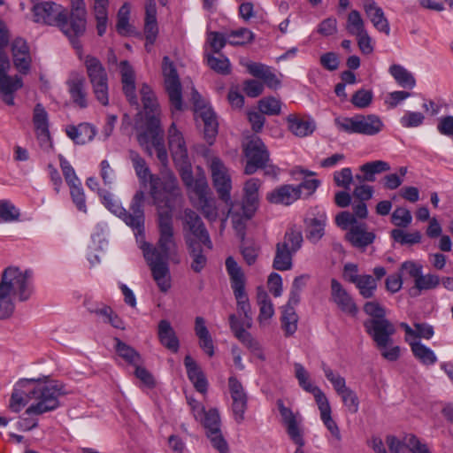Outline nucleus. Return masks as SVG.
Segmentation results:
<instances>
[{
  "mask_svg": "<svg viewBox=\"0 0 453 453\" xmlns=\"http://www.w3.org/2000/svg\"><path fill=\"white\" fill-rule=\"evenodd\" d=\"M180 199L181 196L173 202L172 206L168 207L163 203L161 208L157 207L159 232L157 247H152L146 242L144 236H139V242H137L151 270L153 279L162 292H167L171 288L168 259L172 258L175 263H179V258H174L178 255V247L174 238L172 211Z\"/></svg>",
  "mask_w": 453,
  "mask_h": 453,
  "instance_id": "1",
  "label": "nucleus"
},
{
  "mask_svg": "<svg viewBox=\"0 0 453 453\" xmlns=\"http://www.w3.org/2000/svg\"><path fill=\"white\" fill-rule=\"evenodd\" d=\"M226 269L229 275L237 309L243 315V319L240 320L235 314H231L229 316L230 328L242 344L250 343L252 335L245 329V327L252 326L251 307L245 290V276L233 257H228L226 259Z\"/></svg>",
  "mask_w": 453,
  "mask_h": 453,
  "instance_id": "2",
  "label": "nucleus"
},
{
  "mask_svg": "<svg viewBox=\"0 0 453 453\" xmlns=\"http://www.w3.org/2000/svg\"><path fill=\"white\" fill-rule=\"evenodd\" d=\"M128 158L140 181L146 183L150 180V194L157 207L161 208L163 203L168 207L172 206L173 202L180 198V189L173 173H167L162 177L152 175L145 159L134 150L128 151Z\"/></svg>",
  "mask_w": 453,
  "mask_h": 453,
  "instance_id": "3",
  "label": "nucleus"
},
{
  "mask_svg": "<svg viewBox=\"0 0 453 453\" xmlns=\"http://www.w3.org/2000/svg\"><path fill=\"white\" fill-rule=\"evenodd\" d=\"M34 21L44 25L56 26L68 37L75 49H81L79 38L85 31L78 32L73 27V14L67 17L66 10L60 4L47 1L38 3L33 9Z\"/></svg>",
  "mask_w": 453,
  "mask_h": 453,
  "instance_id": "4",
  "label": "nucleus"
},
{
  "mask_svg": "<svg viewBox=\"0 0 453 453\" xmlns=\"http://www.w3.org/2000/svg\"><path fill=\"white\" fill-rule=\"evenodd\" d=\"M103 203L113 214L122 219V220L134 232L136 241L139 242V236L143 237L144 211L143 203L145 194L142 190L135 192L132 198L129 211L119 204L110 192H104L101 195Z\"/></svg>",
  "mask_w": 453,
  "mask_h": 453,
  "instance_id": "5",
  "label": "nucleus"
},
{
  "mask_svg": "<svg viewBox=\"0 0 453 453\" xmlns=\"http://www.w3.org/2000/svg\"><path fill=\"white\" fill-rule=\"evenodd\" d=\"M30 380L31 404L26 410L27 415H42L59 406V397L65 394L63 387L57 382H42Z\"/></svg>",
  "mask_w": 453,
  "mask_h": 453,
  "instance_id": "6",
  "label": "nucleus"
},
{
  "mask_svg": "<svg viewBox=\"0 0 453 453\" xmlns=\"http://www.w3.org/2000/svg\"><path fill=\"white\" fill-rule=\"evenodd\" d=\"M0 288L21 302L27 301L33 293L32 272L9 266L2 273Z\"/></svg>",
  "mask_w": 453,
  "mask_h": 453,
  "instance_id": "7",
  "label": "nucleus"
},
{
  "mask_svg": "<svg viewBox=\"0 0 453 453\" xmlns=\"http://www.w3.org/2000/svg\"><path fill=\"white\" fill-rule=\"evenodd\" d=\"M301 231L290 228L282 239L275 245V255L273 267L277 271H288L293 266V257L301 249L303 244Z\"/></svg>",
  "mask_w": 453,
  "mask_h": 453,
  "instance_id": "8",
  "label": "nucleus"
},
{
  "mask_svg": "<svg viewBox=\"0 0 453 453\" xmlns=\"http://www.w3.org/2000/svg\"><path fill=\"white\" fill-rule=\"evenodd\" d=\"M84 65L96 99L102 105H108V74L104 65L97 58L88 55L84 58Z\"/></svg>",
  "mask_w": 453,
  "mask_h": 453,
  "instance_id": "9",
  "label": "nucleus"
},
{
  "mask_svg": "<svg viewBox=\"0 0 453 453\" xmlns=\"http://www.w3.org/2000/svg\"><path fill=\"white\" fill-rule=\"evenodd\" d=\"M208 167L211 173L212 185L219 198L226 205L232 206V178L229 169L218 157H211L208 159Z\"/></svg>",
  "mask_w": 453,
  "mask_h": 453,
  "instance_id": "10",
  "label": "nucleus"
},
{
  "mask_svg": "<svg viewBox=\"0 0 453 453\" xmlns=\"http://www.w3.org/2000/svg\"><path fill=\"white\" fill-rule=\"evenodd\" d=\"M165 88L173 111H182L181 84L173 62L165 56L162 61Z\"/></svg>",
  "mask_w": 453,
  "mask_h": 453,
  "instance_id": "11",
  "label": "nucleus"
},
{
  "mask_svg": "<svg viewBox=\"0 0 453 453\" xmlns=\"http://www.w3.org/2000/svg\"><path fill=\"white\" fill-rule=\"evenodd\" d=\"M191 99L194 104L195 114L196 119H201L203 124L204 138L211 144L218 134V121L210 106L206 105L205 101L202 98L201 95L193 89Z\"/></svg>",
  "mask_w": 453,
  "mask_h": 453,
  "instance_id": "12",
  "label": "nucleus"
},
{
  "mask_svg": "<svg viewBox=\"0 0 453 453\" xmlns=\"http://www.w3.org/2000/svg\"><path fill=\"white\" fill-rule=\"evenodd\" d=\"M191 99L194 104L195 114L196 119H201L203 124L204 138L211 144L218 134V121L210 106L206 105L205 101L202 98L201 95L193 89Z\"/></svg>",
  "mask_w": 453,
  "mask_h": 453,
  "instance_id": "13",
  "label": "nucleus"
},
{
  "mask_svg": "<svg viewBox=\"0 0 453 453\" xmlns=\"http://www.w3.org/2000/svg\"><path fill=\"white\" fill-rule=\"evenodd\" d=\"M182 221L186 242L187 237H189L193 242L203 243L209 250L212 249V242L209 233L196 212L190 209H186L183 213Z\"/></svg>",
  "mask_w": 453,
  "mask_h": 453,
  "instance_id": "14",
  "label": "nucleus"
},
{
  "mask_svg": "<svg viewBox=\"0 0 453 453\" xmlns=\"http://www.w3.org/2000/svg\"><path fill=\"white\" fill-rule=\"evenodd\" d=\"M322 370L326 378L332 383L335 392L342 397V403L349 411L357 413L359 409V400L355 391L346 386L345 379L324 363L322 364Z\"/></svg>",
  "mask_w": 453,
  "mask_h": 453,
  "instance_id": "15",
  "label": "nucleus"
},
{
  "mask_svg": "<svg viewBox=\"0 0 453 453\" xmlns=\"http://www.w3.org/2000/svg\"><path fill=\"white\" fill-rule=\"evenodd\" d=\"M244 154L247 158L244 173L248 175L253 174L259 168H264L269 160V151L258 137L252 138L245 145Z\"/></svg>",
  "mask_w": 453,
  "mask_h": 453,
  "instance_id": "16",
  "label": "nucleus"
},
{
  "mask_svg": "<svg viewBox=\"0 0 453 453\" xmlns=\"http://www.w3.org/2000/svg\"><path fill=\"white\" fill-rule=\"evenodd\" d=\"M199 420L203 423L207 437L210 439L213 448L220 453H226L228 449V445L220 431L219 411L216 409H211L208 411H204L203 418Z\"/></svg>",
  "mask_w": 453,
  "mask_h": 453,
  "instance_id": "17",
  "label": "nucleus"
},
{
  "mask_svg": "<svg viewBox=\"0 0 453 453\" xmlns=\"http://www.w3.org/2000/svg\"><path fill=\"white\" fill-rule=\"evenodd\" d=\"M367 334L372 338L378 349H385L392 343L395 326L388 319H367L364 323Z\"/></svg>",
  "mask_w": 453,
  "mask_h": 453,
  "instance_id": "18",
  "label": "nucleus"
},
{
  "mask_svg": "<svg viewBox=\"0 0 453 453\" xmlns=\"http://www.w3.org/2000/svg\"><path fill=\"white\" fill-rule=\"evenodd\" d=\"M229 393L232 399V411L237 423L244 419V413L247 410L248 397L242 383L235 378L228 379Z\"/></svg>",
  "mask_w": 453,
  "mask_h": 453,
  "instance_id": "19",
  "label": "nucleus"
},
{
  "mask_svg": "<svg viewBox=\"0 0 453 453\" xmlns=\"http://www.w3.org/2000/svg\"><path fill=\"white\" fill-rule=\"evenodd\" d=\"M137 140L139 144L151 156L157 140L158 142L164 141V131L160 127V120L157 116L150 117L147 129L138 134Z\"/></svg>",
  "mask_w": 453,
  "mask_h": 453,
  "instance_id": "20",
  "label": "nucleus"
},
{
  "mask_svg": "<svg viewBox=\"0 0 453 453\" xmlns=\"http://www.w3.org/2000/svg\"><path fill=\"white\" fill-rule=\"evenodd\" d=\"M66 84L73 102L80 108L88 107V93L84 76L73 72L70 74Z\"/></svg>",
  "mask_w": 453,
  "mask_h": 453,
  "instance_id": "21",
  "label": "nucleus"
},
{
  "mask_svg": "<svg viewBox=\"0 0 453 453\" xmlns=\"http://www.w3.org/2000/svg\"><path fill=\"white\" fill-rule=\"evenodd\" d=\"M261 183L259 179L251 178L244 184L242 210L246 219H250L258 206Z\"/></svg>",
  "mask_w": 453,
  "mask_h": 453,
  "instance_id": "22",
  "label": "nucleus"
},
{
  "mask_svg": "<svg viewBox=\"0 0 453 453\" xmlns=\"http://www.w3.org/2000/svg\"><path fill=\"white\" fill-rule=\"evenodd\" d=\"M33 124L41 146L50 145L49 115L42 104H37L34 108Z\"/></svg>",
  "mask_w": 453,
  "mask_h": 453,
  "instance_id": "23",
  "label": "nucleus"
},
{
  "mask_svg": "<svg viewBox=\"0 0 453 453\" xmlns=\"http://www.w3.org/2000/svg\"><path fill=\"white\" fill-rule=\"evenodd\" d=\"M167 140L173 161H183L188 157L185 138L174 122L168 128Z\"/></svg>",
  "mask_w": 453,
  "mask_h": 453,
  "instance_id": "24",
  "label": "nucleus"
},
{
  "mask_svg": "<svg viewBox=\"0 0 453 453\" xmlns=\"http://www.w3.org/2000/svg\"><path fill=\"white\" fill-rule=\"evenodd\" d=\"M331 296L333 301L343 311L351 315H356L357 307L342 285L335 279L331 280Z\"/></svg>",
  "mask_w": 453,
  "mask_h": 453,
  "instance_id": "25",
  "label": "nucleus"
},
{
  "mask_svg": "<svg viewBox=\"0 0 453 453\" xmlns=\"http://www.w3.org/2000/svg\"><path fill=\"white\" fill-rule=\"evenodd\" d=\"M277 405L283 423L287 426L288 434L297 446L303 447L304 440L293 411L286 407L280 399L277 401Z\"/></svg>",
  "mask_w": 453,
  "mask_h": 453,
  "instance_id": "26",
  "label": "nucleus"
},
{
  "mask_svg": "<svg viewBox=\"0 0 453 453\" xmlns=\"http://www.w3.org/2000/svg\"><path fill=\"white\" fill-rule=\"evenodd\" d=\"M30 380H19L12 393L9 407L14 412H19L23 407L31 402Z\"/></svg>",
  "mask_w": 453,
  "mask_h": 453,
  "instance_id": "27",
  "label": "nucleus"
},
{
  "mask_svg": "<svg viewBox=\"0 0 453 453\" xmlns=\"http://www.w3.org/2000/svg\"><path fill=\"white\" fill-rule=\"evenodd\" d=\"M345 239L356 248H365L373 242L375 234L367 230L365 223L354 225L345 234Z\"/></svg>",
  "mask_w": 453,
  "mask_h": 453,
  "instance_id": "28",
  "label": "nucleus"
},
{
  "mask_svg": "<svg viewBox=\"0 0 453 453\" xmlns=\"http://www.w3.org/2000/svg\"><path fill=\"white\" fill-rule=\"evenodd\" d=\"M120 73L123 91L129 103L138 109L139 102L135 95L134 72L129 63L126 60L120 63Z\"/></svg>",
  "mask_w": 453,
  "mask_h": 453,
  "instance_id": "29",
  "label": "nucleus"
},
{
  "mask_svg": "<svg viewBox=\"0 0 453 453\" xmlns=\"http://www.w3.org/2000/svg\"><path fill=\"white\" fill-rule=\"evenodd\" d=\"M65 133L74 143L83 145L94 139L96 128L89 123H81L77 126H67Z\"/></svg>",
  "mask_w": 453,
  "mask_h": 453,
  "instance_id": "30",
  "label": "nucleus"
},
{
  "mask_svg": "<svg viewBox=\"0 0 453 453\" xmlns=\"http://www.w3.org/2000/svg\"><path fill=\"white\" fill-rule=\"evenodd\" d=\"M300 197V188L293 185H282L267 194L269 202L289 205Z\"/></svg>",
  "mask_w": 453,
  "mask_h": 453,
  "instance_id": "31",
  "label": "nucleus"
},
{
  "mask_svg": "<svg viewBox=\"0 0 453 453\" xmlns=\"http://www.w3.org/2000/svg\"><path fill=\"white\" fill-rule=\"evenodd\" d=\"M12 50L13 62L16 68L20 73H27L29 70L31 63L29 50L27 42L21 38L14 40L12 42Z\"/></svg>",
  "mask_w": 453,
  "mask_h": 453,
  "instance_id": "32",
  "label": "nucleus"
},
{
  "mask_svg": "<svg viewBox=\"0 0 453 453\" xmlns=\"http://www.w3.org/2000/svg\"><path fill=\"white\" fill-rule=\"evenodd\" d=\"M363 7L374 27L388 35L390 30L389 25L382 9L373 0H364Z\"/></svg>",
  "mask_w": 453,
  "mask_h": 453,
  "instance_id": "33",
  "label": "nucleus"
},
{
  "mask_svg": "<svg viewBox=\"0 0 453 453\" xmlns=\"http://www.w3.org/2000/svg\"><path fill=\"white\" fill-rule=\"evenodd\" d=\"M326 222V216L324 212L318 217H306L304 224L307 240L317 243L325 234Z\"/></svg>",
  "mask_w": 453,
  "mask_h": 453,
  "instance_id": "34",
  "label": "nucleus"
},
{
  "mask_svg": "<svg viewBox=\"0 0 453 453\" xmlns=\"http://www.w3.org/2000/svg\"><path fill=\"white\" fill-rule=\"evenodd\" d=\"M287 121L289 130L298 137L308 136L311 134L316 128V123L311 117L289 115Z\"/></svg>",
  "mask_w": 453,
  "mask_h": 453,
  "instance_id": "35",
  "label": "nucleus"
},
{
  "mask_svg": "<svg viewBox=\"0 0 453 453\" xmlns=\"http://www.w3.org/2000/svg\"><path fill=\"white\" fill-rule=\"evenodd\" d=\"M157 335L160 343L173 353L178 352L180 348L179 339L171 326L170 322L162 319L158 323Z\"/></svg>",
  "mask_w": 453,
  "mask_h": 453,
  "instance_id": "36",
  "label": "nucleus"
},
{
  "mask_svg": "<svg viewBox=\"0 0 453 453\" xmlns=\"http://www.w3.org/2000/svg\"><path fill=\"white\" fill-rule=\"evenodd\" d=\"M184 365L188 377L196 389L200 393H205L208 386L207 380L196 362L188 355L184 358Z\"/></svg>",
  "mask_w": 453,
  "mask_h": 453,
  "instance_id": "37",
  "label": "nucleus"
},
{
  "mask_svg": "<svg viewBox=\"0 0 453 453\" xmlns=\"http://www.w3.org/2000/svg\"><path fill=\"white\" fill-rule=\"evenodd\" d=\"M295 376L298 380L299 386L306 392L313 395L315 401H319L326 396L322 390L315 386L310 380V373L300 363L294 364Z\"/></svg>",
  "mask_w": 453,
  "mask_h": 453,
  "instance_id": "38",
  "label": "nucleus"
},
{
  "mask_svg": "<svg viewBox=\"0 0 453 453\" xmlns=\"http://www.w3.org/2000/svg\"><path fill=\"white\" fill-rule=\"evenodd\" d=\"M316 403L319 410L320 418L323 424L336 441H341L342 435L340 433V429L336 422L333 419L331 416L332 410L328 399L326 398V396H325L324 398L317 401Z\"/></svg>",
  "mask_w": 453,
  "mask_h": 453,
  "instance_id": "39",
  "label": "nucleus"
},
{
  "mask_svg": "<svg viewBox=\"0 0 453 453\" xmlns=\"http://www.w3.org/2000/svg\"><path fill=\"white\" fill-rule=\"evenodd\" d=\"M248 70L253 76L263 80L265 84L272 89H277L280 86V81L273 73L271 67L264 64L252 63L248 65Z\"/></svg>",
  "mask_w": 453,
  "mask_h": 453,
  "instance_id": "40",
  "label": "nucleus"
},
{
  "mask_svg": "<svg viewBox=\"0 0 453 453\" xmlns=\"http://www.w3.org/2000/svg\"><path fill=\"white\" fill-rule=\"evenodd\" d=\"M384 127L381 119L375 114H358V134L373 136Z\"/></svg>",
  "mask_w": 453,
  "mask_h": 453,
  "instance_id": "41",
  "label": "nucleus"
},
{
  "mask_svg": "<svg viewBox=\"0 0 453 453\" xmlns=\"http://www.w3.org/2000/svg\"><path fill=\"white\" fill-rule=\"evenodd\" d=\"M257 301L259 306L257 320L260 326H265L269 324V320L274 315L273 304L268 294L262 288H257Z\"/></svg>",
  "mask_w": 453,
  "mask_h": 453,
  "instance_id": "42",
  "label": "nucleus"
},
{
  "mask_svg": "<svg viewBox=\"0 0 453 453\" xmlns=\"http://www.w3.org/2000/svg\"><path fill=\"white\" fill-rule=\"evenodd\" d=\"M390 170V165L383 160H375L367 162L360 166V171L364 175H356V179L362 181L372 182L375 180V174H379Z\"/></svg>",
  "mask_w": 453,
  "mask_h": 453,
  "instance_id": "43",
  "label": "nucleus"
},
{
  "mask_svg": "<svg viewBox=\"0 0 453 453\" xmlns=\"http://www.w3.org/2000/svg\"><path fill=\"white\" fill-rule=\"evenodd\" d=\"M202 245L203 243L193 242L189 237H187V246L192 258L190 266L196 273H200L207 264V258L203 254Z\"/></svg>",
  "mask_w": 453,
  "mask_h": 453,
  "instance_id": "44",
  "label": "nucleus"
},
{
  "mask_svg": "<svg viewBox=\"0 0 453 453\" xmlns=\"http://www.w3.org/2000/svg\"><path fill=\"white\" fill-rule=\"evenodd\" d=\"M22 85L21 78L17 75L14 78L2 79L0 81V91L3 94V101L8 105H13V93L19 89Z\"/></svg>",
  "mask_w": 453,
  "mask_h": 453,
  "instance_id": "45",
  "label": "nucleus"
},
{
  "mask_svg": "<svg viewBox=\"0 0 453 453\" xmlns=\"http://www.w3.org/2000/svg\"><path fill=\"white\" fill-rule=\"evenodd\" d=\"M414 357L425 365H433L437 362L434 352L419 341L410 342Z\"/></svg>",
  "mask_w": 453,
  "mask_h": 453,
  "instance_id": "46",
  "label": "nucleus"
},
{
  "mask_svg": "<svg viewBox=\"0 0 453 453\" xmlns=\"http://www.w3.org/2000/svg\"><path fill=\"white\" fill-rule=\"evenodd\" d=\"M389 73L397 84L403 88H413L416 80L411 73L400 65H393L389 67Z\"/></svg>",
  "mask_w": 453,
  "mask_h": 453,
  "instance_id": "47",
  "label": "nucleus"
},
{
  "mask_svg": "<svg viewBox=\"0 0 453 453\" xmlns=\"http://www.w3.org/2000/svg\"><path fill=\"white\" fill-rule=\"evenodd\" d=\"M298 316L292 306L282 308L281 326L286 336L293 335L297 330Z\"/></svg>",
  "mask_w": 453,
  "mask_h": 453,
  "instance_id": "48",
  "label": "nucleus"
},
{
  "mask_svg": "<svg viewBox=\"0 0 453 453\" xmlns=\"http://www.w3.org/2000/svg\"><path fill=\"white\" fill-rule=\"evenodd\" d=\"M140 94L146 113L152 114L151 116H157L158 112V104L157 97L150 87L147 84H142V88H140Z\"/></svg>",
  "mask_w": 453,
  "mask_h": 453,
  "instance_id": "49",
  "label": "nucleus"
},
{
  "mask_svg": "<svg viewBox=\"0 0 453 453\" xmlns=\"http://www.w3.org/2000/svg\"><path fill=\"white\" fill-rule=\"evenodd\" d=\"M114 342L116 352L125 361L133 365H137L141 362V356L134 349L119 338H115Z\"/></svg>",
  "mask_w": 453,
  "mask_h": 453,
  "instance_id": "50",
  "label": "nucleus"
},
{
  "mask_svg": "<svg viewBox=\"0 0 453 453\" xmlns=\"http://www.w3.org/2000/svg\"><path fill=\"white\" fill-rule=\"evenodd\" d=\"M107 6L108 0H94V12L97 21V34L102 36L107 27Z\"/></svg>",
  "mask_w": 453,
  "mask_h": 453,
  "instance_id": "51",
  "label": "nucleus"
},
{
  "mask_svg": "<svg viewBox=\"0 0 453 453\" xmlns=\"http://www.w3.org/2000/svg\"><path fill=\"white\" fill-rule=\"evenodd\" d=\"M345 28L349 35L355 36L366 31L365 21L358 11L352 10L348 14Z\"/></svg>",
  "mask_w": 453,
  "mask_h": 453,
  "instance_id": "52",
  "label": "nucleus"
},
{
  "mask_svg": "<svg viewBox=\"0 0 453 453\" xmlns=\"http://www.w3.org/2000/svg\"><path fill=\"white\" fill-rule=\"evenodd\" d=\"M440 284V278L435 274H426L423 275L422 273L415 280V284L412 288V291H416L413 295H418L421 291L434 289L438 287Z\"/></svg>",
  "mask_w": 453,
  "mask_h": 453,
  "instance_id": "53",
  "label": "nucleus"
},
{
  "mask_svg": "<svg viewBox=\"0 0 453 453\" xmlns=\"http://www.w3.org/2000/svg\"><path fill=\"white\" fill-rule=\"evenodd\" d=\"M73 27L78 32L86 31V10L83 0H71Z\"/></svg>",
  "mask_w": 453,
  "mask_h": 453,
  "instance_id": "54",
  "label": "nucleus"
},
{
  "mask_svg": "<svg viewBox=\"0 0 453 453\" xmlns=\"http://www.w3.org/2000/svg\"><path fill=\"white\" fill-rule=\"evenodd\" d=\"M355 286L364 298H371L374 296L378 283L372 276L363 274L360 276V279H358Z\"/></svg>",
  "mask_w": 453,
  "mask_h": 453,
  "instance_id": "55",
  "label": "nucleus"
},
{
  "mask_svg": "<svg viewBox=\"0 0 453 453\" xmlns=\"http://www.w3.org/2000/svg\"><path fill=\"white\" fill-rule=\"evenodd\" d=\"M144 33L146 36L145 48H148V43L154 44L158 33L157 14H153V10L150 11V14L145 15Z\"/></svg>",
  "mask_w": 453,
  "mask_h": 453,
  "instance_id": "56",
  "label": "nucleus"
},
{
  "mask_svg": "<svg viewBox=\"0 0 453 453\" xmlns=\"http://www.w3.org/2000/svg\"><path fill=\"white\" fill-rule=\"evenodd\" d=\"M227 34V42L231 45H242L254 39V34L248 28L232 30Z\"/></svg>",
  "mask_w": 453,
  "mask_h": 453,
  "instance_id": "57",
  "label": "nucleus"
},
{
  "mask_svg": "<svg viewBox=\"0 0 453 453\" xmlns=\"http://www.w3.org/2000/svg\"><path fill=\"white\" fill-rule=\"evenodd\" d=\"M338 130L347 134H358V114L353 117H338L334 119Z\"/></svg>",
  "mask_w": 453,
  "mask_h": 453,
  "instance_id": "58",
  "label": "nucleus"
},
{
  "mask_svg": "<svg viewBox=\"0 0 453 453\" xmlns=\"http://www.w3.org/2000/svg\"><path fill=\"white\" fill-rule=\"evenodd\" d=\"M14 309L13 296L0 288V319L10 318Z\"/></svg>",
  "mask_w": 453,
  "mask_h": 453,
  "instance_id": "59",
  "label": "nucleus"
},
{
  "mask_svg": "<svg viewBox=\"0 0 453 453\" xmlns=\"http://www.w3.org/2000/svg\"><path fill=\"white\" fill-rule=\"evenodd\" d=\"M207 64L211 69L220 73L228 74L230 73V62L225 56L215 57L213 55L207 56Z\"/></svg>",
  "mask_w": 453,
  "mask_h": 453,
  "instance_id": "60",
  "label": "nucleus"
},
{
  "mask_svg": "<svg viewBox=\"0 0 453 453\" xmlns=\"http://www.w3.org/2000/svg\"><path fill=\"white\" fill-rule=\"evenodd\" d=\"M392 238L401 244H415L421 241V234L415 231L412 233H405L402 229H393L391 231Z\"/></svg>",
  "mask_w": 453,
  "mask_h": 453,
  "instance_id": "61",
  "label": "nucleus"
},
{
  "mask_svg": "<svg viewBox=\"0 0 453 453\" xmlns=\"http://www.w3.org/2000/svg\"><path fill=\"white\" fill-rule=\"evenodd\" d=\"M19 210L9 201H0V222H12L19 219Z\"/></svg>",
  "mask_w": 453,
  "mask_h": 453,
  "instance_id": "62",
  "label": "nucleus"
},
{
  "mask_svg": "<svg viewBox=\"0 0 453 453\" xmlns=\"http://www.w3.org/2000/svg\"><path fill=\"white\" fill-rule=\"evenodd\" d=\"M411 220V211L404 207H397L391 215L392 223L398 227H407Z\"/></svg>",
  "mask_w": 453,
  "mask_h": 453,
  "instance_id": "63",
  "label": "nucleus"
},
{
  "mask_svg": "<svg viewBox=\"0 0 453 453\" xmlns=\"http://www.w3.org/2000/svg\"><path fill=\"white\" fill-rule=\"evenodd\" d=\"M198 205L205 218L210 220H215L217 219L218 211L214 198L207 196L198 199Z\"/></svg>",
  "mask_w": 453,
  "mask_h": 453,
  "instance_id": "64",
  "label": "nucleus"
}]
</instances>
